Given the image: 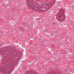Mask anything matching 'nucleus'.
I'll use <instances>...</instances> for the list:
<instances>
[{
    "label": "nucleus",
    "mask_w": 74,
    "mask_h": 74,
    "mask_svg": "<svg viewBox=\"0 0 74 74\" xmlns=\"http://www.w3.org/2000/svg\"><path fill=\"white\" fill-rule=\"evenodd\" d=\"M62 21H64V18H62Z\"/></svg>",
    "instance_id": "nucleus-1"
},
{
    "label": "nucleus",
    "mask_w": 74,
    "mask_h": 74,
    "mask_svg": "<svg viewBox=\"0 0 74 74\" xmlns=\"http://www.w3.org/2000/svg\"><path fill=\"white\" fill-rule=\"evenodd\" d=\"M59 17H60V16H61L60 15H59Z\"/></svg>",
    "instance_id": "nucleus-2"
}]
</instances>
